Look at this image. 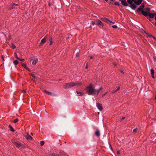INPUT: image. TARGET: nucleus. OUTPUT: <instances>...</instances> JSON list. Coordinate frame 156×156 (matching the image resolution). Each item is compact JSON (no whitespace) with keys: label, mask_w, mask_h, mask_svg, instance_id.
Here are the masks:
<instances>
[{"label":"nucleus","mask_w":156,"mask_h":156,"mask_svg":"<svg viewBox=\"0 0 156 156\" xmlns=\"http://www.w3.org/2000/svg\"><path fill=\"white\" fill-rule=\"evenodd\" d=\"M22 66L24 68L27 69V67H26V64L25 63H22Z\"/></svg>","instance_id":"obj_27"},{"label":"nucleus","mask_w":156,"mask_h":156,"mask_svg":"<svg viewBox=\"0 0 156 156\" xmlns=\"http://www.w3.org/2000/svg\"><path fill=\"white\" fill-rule=\"evenodd\" d=\"M76 56H78V55H77V54H76Z\"/></svg>","instance_id":"obj_59"},{"label":"nucleus","mask_w":156,"mask_h":156,"mask_svg":"<svg viewBox=\"0 0 156 156\" xmlns=\"http://www.w3.org/2000/svg\"><path fill=\"white\" fill-rule=\"evenodd\" d=\"M44 142L43 141H41L40 142V144L41 146H42L44 144Z\"/></svg>","instance_id":"obj_25"},{"label":"nucleus","mask_w":156,"mask_h":156,"mask_svg":"<svg viewBox=\"0 0 156 156\" xmlns=\"http://www.w3.org/2000/svg\"><path fill=\"white\" fill-rule=\"evenodd\" d=\"M76 92L77 94H78V95L83 96V94L81 92L76 91Z\"/></svg>","instance_id":"obj_20"},{"label":"nucleus","mask_w":156,"mask_h":156,"mask_svg":"<svg viewBox=\"0 0 156 156\" xmlns=\"http://www.w3.org/2000/svg\"><path fill=\"white\" fill-rule=\"evenodd\" d=\"M24 136L28 140H32L33 139L32 137L28 133Z\"/></svg>","instance_id":"obj_10"},{"label":"nucleus","mask_w":156,"mask_h":156,"mask_svg":"<svg viewBox=\"0 0 156 156\" xmlns=\"http://www.w3.org/2000/svg\"><path fill=\"white\" fill-rule=\"evenodd\" d=\"M48 35H46L45 36V37H44V38H43L41 41V43H40V45H42L43 44H44V43H45V42L46 41V39L48 38Z\"/></svg>","instance_id":"obj_5"},{"label":"nucleus","mask_w":156,"mask_h":156,"mask_svg":"<svg viewBox=\"0 0 156 156\" xmlns=\"http://www.w3.org/2000/svg\"><path fill=\"white\" fill-rule=\"evenodd\" d=\"M74 83L75 86H79L81 85V83H78L74 82Z\"/></svg>","instance_id":"obj_18"},{"label":"nucleus","mask_w":156,"mask_h":156,"mask_svg":"<svg viewBox=\"0 0 156 156\" xmlns=\"http://www.w3.org/2000/svg\"><path fill=\"white\" fill-rule=\"evenodd\" d=\"M23 93H26V90H23Z\"/></svg>","instance_id":"obj_45"},{"label":"nucleus","mask_w":156,"mask_h":156,"mask_svg":"<svg viewBox=\"0 0 156 156\" xmlns=\"http://www.w3.org/2000/svg\"><path fill=\"white\" fill-rule=\"evenodd\" d=\"M155 20H156V16H155Z\"/></svg>","instance_id":"obj_60"},{"label":"nucleus","mask_w":156,"mask_h":156,"mask_svg":"<svg viewBox=\"0 0 156 156\" xmlns=\"http://www.w3.org/2000/svg\"><path fill=\"white\" fill-rule=\"evenodd\" d=\"M144 6L145 5L143 4H141L140 6L137 9L136 12L139 14H140V12H141L142 15L146 17L148 16V14L147 12H145L143 10V8L144 7Z\"/></svg>","instance_id":"obj_2"},{"label":"nucleus","mask_w":156,"mask_h":156,"mask_svg":"<svg viewBox=\"0 0 156 156\" xmlns=\"http://www.w3.org/2000/svg\"><path fill=\"white\" fill-rule=\"evenodd\" d=\"M31 76H32L34 78L35 77V75L34 74H31Z\"/></svg>","instance_id":"obj_39"},{"label":"nucleus","mask_w":156,"mask_h":156,"mask_svg":"<svg viewBox=\"0 0 156 156\" xmlns=\"http://www.w3.org/2000/svg\"><path fill=\"white\" fill-rule=\"evenodd\" d=\"M18 59L20 61H22V62H24V59H20V58H19V59Z\"/></svg>","instance_id":"obj_35"},{"label":"nucleus","mask_w":156,"mask_h":156,"mask_svg":"<svg viewBox=\"0 0 156 156\" xmlns=\"http://www.w3.org/2000/svg\"><path fill=\"white\" fill-rule=\"evenodd\" d=\"M102 22L100 21L99 20H96L95 21V24L98 25H102Z\"/></svg>","instance_id":"obj_12"},{"label":"nucleus","mask_w":156,"mask_h":156,"mask_svg":"<svg viewBox=\"0 0 156 156\" xmlns=\"http://www.w3.org/2000/svg\"><path fill=\"white\" fill-rule=\"evenodd\" d=\"M2 59L3 60H4V58H3V57L2 56Z\"/></svg>","instance_id":"obj_50"},{"label":"nucleus","mask_w":156,"mask_h":156,"mask_svg":"<svg viewBox=\"0 0 156 156\" xmlns=\"http://www.w3.org/2000/svg\"><path fill=\"white\" fill-rule=\"evenodd\" d=\"M143 1V0H136L135 2V4L136 5H140Z\"/></svg>","instance_id":"obj_11"},{"label":"nucleus","mask_w":156,"mask_h":156,"mask_svg":"<svg viewBox=\"0 0 156 156\" xmlns=\"http://www.w3.org/2000/svg\"><path fill=\"white\" fill-rule=\"evenodd\" d=\"M102 89V87H101L98 90H95L93 87L92 84H90L86 88V90L87 93L88 95H92L94 96H97L99 94L100 90Z\"/></svg>","instance_id":"obj_1"},{"label":"nucleus","mask_w":156,"mask_h":156,"mask_svg":"<svg viewBox=\"0 0 156 156\" xmlns=\"http://www.w3.org/2000/svg\"><path fill=\"white\" fill-rule=\"evenodd\" d=\"M112 27L113 28H115V29H116L117 28V26L116 25H113L112 26Z\"/></svg>","instance_id":"obj_33"},{"label":"nucleus","mask_w":156,"mask_h":156,"mask_svg":"<svg viewBox=\"0 0 156 156\" xmlns=\"http://www.w3.org/2000/svg\"><path fill=\"white\" fill-rule=\"evenodd\" d=\"M19 121V119H18L17 118H16V119H15L14 121H13V122L14 123H16V122H17Z\"/></svg>","instance_id":"obj_26"},{"label":"nucleus","mask_w":156,"mask_h":156,"mask_svg":"<svg viewBox=\"0 0 156 156\" xmlns=\"http://www.w3.org/2000/svg\"><path fill=\"white\" fill-rule=\"evenodd\" d=\"M120 88V87L119 86L115 90L112 91V93H114L116 92L117 91L119 90Z\"/></svg>","instance_id":"obj_19"},{"label":"nucleus","mask_w":156,"mask_h":156,"mask_svg":"<svg viewBox=\"0 0 156 156\" xmlns=\"http://www.w3.org/2000/svg\"><path fill=\"white\" fill-rule=\"evenodd\" d=\"M14 7H15V6H13V5H12V6L9 8V9H13L14 8Z\"/></svg>","instance_id":"obj_32"},{"label":"nucleus","mask_w":156,"mask_h":156,"mask_svg":"<svg viewBox=\"0 0 156 156\" xmlns=\"http://www.w3.org/2000/svg\"><path fill=\"white\" fill-rule=\"evenodd\" d=\"M149 21H151V20L150 19H149Z\"/></svg>","instance_id":"obj_57"},{"label":"nucleus","mask_w":156,"mask_h":156,"mask_svg":"<svg viewBox=\"0 0 156 156\" xmlns=\"http://www.w3.org/2000/svg\"><path fill=\"white\" fill-rule=\"evenodd\" d=\"M104 1H106V2H107L108 1V0H104Z\"/></svg>","instance_id":"obj_55"},{"label":"nucleus","mask_w":156,"mask_h":156,"mask_svg":"<svg viewBox=\"0 0 156 156\" xmlns=\"http://www.w3.org/2000/svg\"><path fill=\"white\" fill-rule=\"evenodd\" d=\"M11 47L13 49H14L16 48V46L13 44L12 43V44Z\"/></svg>","instance_id":"obj_24"},{"label":"nucleus","mask_w":156,"mask_h":156,"mask_svg":"<svg viewBox=\"0 0 156 156\" xmlns=\"http://www.w3.org/2000/svg\"><path fill=\"white\" fill-rule=\"evenodd\" d=\"M31 60H33L32 63L34 65H35L38 61V59L37 58L34 59L33 58H31Z\"/></svg>","instance_id":"obj_8"},{"label":"nucleus","mask_w":156,"mask_h":156,"mask_svg":"<svg viewBox=\"0 0 156 156\" xmlns=\"http://www.w3.org/2000/svg\"><path fill=\"white\" fill-rule=\"evenodd\" d=\"M145 9V10H146L148 11H149L150 9V8H146Z\"/></svg>","instance_id":"obj_37"},{"label":"nucleus","mask_w":156,"mask_h":156,"mask_svg":"<svg viewBox=\"0 0 156 156\" xmlns=\"http://www.w3.org/2000/svg\"><path fill=\"white\" fill-rule=\"evenodd\" d=\"M115 5H118V6H119L120 5V4H119V3L118 2H115Z\"/></svg>","instance_id":"obj_30"},{"label":"nucleus","mask_w":156,"mask_h":156,"mask_svg":"<svg viewBox=\"0 0 156 156\" xmlns=\"http://www.w3.org/2000/svg\"><path fill=\"white\" fill-rule=\"evenodd\" d=\"M18 62H19L17 60H16L14 61L13 62L14 64L15 65H17L18 64Z\"/></svg>","instance_id":"obj_21"},{"label":"nucleus","mask_w":156,"mask_h":156,"mask_svg":"<svg viewBox=\"0 0 156 156\" xmlns=\"http://www.w3.org/2000/svg\"><path fill=\"white\" fill-rule=\"evenodd\" d=\"M15 145L18 147H20L21 146L23 145V144H21V143H20V142H17L16 143Z\"/></svg>","instance_id":"obj_14"},{"label":"nucleus","mask_w":156,"mask_h":156,"mask_svg":"<svg viewBox=\"0 0 156 156\" xmlns=\"http://www.w3.org/2000/svg\"><path fill=\"white\" fill-rule=\"evenodd\" d=\"M155 24L156 25V22L155 23Z\"/></svg>","instance_id":"obj_62"},{"label":"nucleus","mask_w":156,"mask_h":156,"mask_svg":"<svg viewBox=\"0 0 156 156\" xmlns=\"http://www.w3.org/2000/svg\"><path fill=\"white\" fill-rule=\"evenodd\" d=\"M151 36L152 37H153L154 38V39L155 38H154V37H153V36L152 35H151Z\"/></svg>","instance_id":"obj_56"},{"label":"nucleus","mask_w":156,"mask_h":156,"mask_svg":"<svg viewBox=\"0 0 156 156\" xmlns=\"http://www.w3.org/2000/svg\"><path fill=\"white\" fill-rule=\"evenodd\" d=\"M135 1H136V0H132V2H133L135 3Z\"/></svg>","instance_id":"obj_47"},{"label":"nucleus","mask_w":156,"mask_h":156,"mask_svg":"<svg viewBox=\"0 0 156 156\" xmlns=\"http://www.w3.org/2000/svg\"><path fill=\"white\" fill-rule=\"evenodd\" d=\"M125 119V117H122V118L121 120L124 119Z\"/></svg>","instance_id":"obj_48"},{"label":"nucleus","mask_w":156,"mask_h":156,"mask_svg":"<svg viewBox=\"0 0 156 156\" xmlns=\"http://www.w3.org/2000/svg\"><path fill=\"white\" fill-rule=\"evenodd\" d=\"M154 16H156V13H154Z\"/></svg>","instance_id":"obj_58"},{"label":"nucleus","mask_w":156,"mask_h":156,"mask_svg":"<svg viewBox=\"0 0 156 156\" xmlns=\"http://www.w3.org/2000/svg\"><path fill=\"white\" fill-rule=\"evenodd\" d=\"M155 99H156V96H155Z\"/></svg>","instance_id":"obj_61"},{"label":"nucleus","mask_w":156,"mask_h":156,"mask_svg":"<svg viewBox=\"0 0 156 156\" xmlns=\"http://www.w3.org/2000/svg\"><path fill=\"white\" fill-rule=\"evenodd\" d=\"M152 134L153 135V136L154 137H155V136H156V134L155 133H153Z\"/></svg>","instance_id":"obj_44"},{"label":"nucleus","mask_w":156,"mask_h":156,"mask_svg":"<svg viewBox=\"0 0 156 156\" xmlns=\"http://www.w3.org/2000/svg\"><path fill=\"white\" fill-rule=\"evenodd\" d=\"M151 74H153L154 73V70L153 69H151Z\"/></svg>","instance_id":"obj_28"},{"label":"nucleus","mask_w":156,"mask_h":156,"mask_svg":"<svg viewBox=\"0 0 156 156\" xmlns=\"http://www.w3.org/2000/svg\"><path fill=\"white\" fill-rule=\"evenodd\" d=\"M74 86V82H70L64 85L63 86V87L65 89H69Z\"/></svg>","instance_id":"obj_3"},{"label":"nucleus","mask_w":156,"mask_h":156,"mask_svg":"<svg viewBox=\"0 0 156 156\" xmlns=\"http://www.w3.org/2000/svg\"><path fill=\"white\" fill-rule=\"evenodd\" d=\"M101 19L102 21L109 23L110 25H111L112 23H114V22H112V21L109 20L108 19H107L106 18H102Z\"/></svg>","instance_id":"obj_4"},{"label":"nucleus","mask_w":156,"mask_h":156,"mask_svg":"<svg viewBox=\"0 0 156 156\" xmlns=\"http://www.w3.org/2000/svg\"><path fill=\"white\" fill-rule=\"evenodd\" d=\"M11 39V37L10 36V37H9V39L10 40Z\"/></svg>","instance_id":"obj_53"},{"label":"nucleus","mask_w":156,"mask_h":156,"mask_svg":"<svg viewBox=\"0 0 156 156\" xmlns=\"http://www.w3.org/2000/svg\"><path fill=\"white\" fill-rule=\"evenodd\" d=\"M91 23L92 25H94L95 24V21H92L91 22Z\"/></svg>","instance_id":"obj_34"},{"label":"nucleus","mask_w":156,"mask_h":156,"mask_svg":"<svg viewBox=\"0 0 156 156\" xmlns=\"http://www.w3.org/2000/svg\"><path fill=\"white\" fill-rule=\"evenodd\" d=\"M13 6H17L18 4H15V3H14L13 4Z\"/></svg>","instance_id":"obj_40"},{"label":"nucleus","mask_w":156,"mask_h":156,"mask_svg":"<svg viewBox=\"0 0 156 156\" xmlns=\"http://www.w3.org/2000/svg\"><path fill=\"white\" fill-rule=\"evenodd\" d=\"M49 95L51 96H55L56 95L55 94L51 92V94H50Z\"/></svg>","instance_id":"obj_31"},{"label":"nucleus","mask_w":156,"mask_h":156,"mask_svg":"<svg viewBox=\"0 0 156 156\" xmlns=\"http://www.w3.org/2000/svg\"><path fill=\"white\" fill-rule=\"evenodd\" d=\"M95 134L97 136H99L100 135L99 131L98 130H97V131L95 132Z\"/></svg>","instance_id":"obj_16"},{"label":"nucleus","mask_w":156,"mask_h":156,"mask_svg":"<svg viewBox=\"0 0 156 156\" xmlns=\"http://www.w3.org/2000/svg\"><path fill=\"white\" fill-rule=\"evenodd\" d=\"M12 142L14 144H16L17 142H16L14 140H12Z\"/></svg>","instance_id":"obj_29"},{"label":"nucleus","mask_w":156,"mask_h":156,"mask_svg":"<svg viewBox=\"0 0 156 156\" xmlns=\"http://www.w3.org/2000/svg\"><path fill=\"white\" fill-rule=\"evenodd\" d=\"M106 93L105 94H104L103 95V96H104L106 94Z\"/></svg>","instance_id":"obj_52"},{"label":"nucleus","mask_w":156,"mask_h":156,"mask_svg":"<svg viewBox=\"0 0 156 156\" xmlns=\"http://www.w3.org/2000/svg\"><path fill=\"white\" fill-rule=\"evenodd\" d=\"M44 91L48 95H50V94H51V92H49L48 91H47L46 90H44Z\"/></svg>","instance_id":"obj_23"},{"label":"nucleus","mask_w":156,"mask_h":156,"mask_svg":"<svg viewBox=\"0 0 156 156\" xmlns=\"http://www.w3.org/2000/svg\"><path fill=\"white\" fill-rule=\"evenodd\" d=\"M151 77H152L154 79V74H151Z\"/></svg>","instance_id":"obj_42"},{"label":"nucleus","mask_w":156,"mask_h":156,"mask_svg":"<svg viewBox=\"0 0 156 156\" xmlns=\"http://www.w3.org/2000/svg\"><path fill=\"white\" fill-rule=\"evenodd\" d=\"M132 0H127V2L129 4H131L133 3V2H132Z\"/></svg>","instance_id":"obj_22"},{"label":"nucleus","mask_w":156,"mask_h":156,"mask_svg":"<svg viewBox=\"0 0 156 156\" xmlns=\"http://www.w3.org/2000/svg\"><path fill=\"white\" fill-rule=\"evenodd\" d=\"M93 57L92 56H91L90 57V59H92L93 58Z\"/></svg>","instance_id":"obj_46"},{"label":"nucleus","mask_w":156,"mask_h":156,"mask_svg":"<svg viewBox=\"0 0 156 156\" xmlns=\"http://www.w3.org/2000/svg\"><path fill=\"white\" fill-rule=\"evenodd\" d=\"M117 153L118 154H120V152L119 151H118Z\"/></svg>","instance_id":"obj_43"},{"label":"nucleus","mask_w":156,"mask_h":156,"mask_svg":"<svg viewBox=\"0 0 156 156\" xmlns=\"http://www.w3.org/2000/svg\"><path fill=\"white\" fill-rule=\"evenodd\" d=\"M87 64H88V63H87V64H86V67H85V68L86 69H87L88 68V66H87Z\"/></svg>","instance_id":"obj_41"},{"label":"nucleus","mask_w":156,"mask_h":156,"mask_svg":"<svg viewBox=\"0 0 156 156\" xmlns=\"http://www.w3.org/2000/svg\"><path fill=\"white\" fill-rule=\"evenodd\" d=\"M120 1H121V0H119Z\"/></svg>","instance_id":"obj_63"},{"label":"nucleus","mask_w":156,"mask_h":156,"mask_svg":"<svg viewBox=\"0 0 156 156\" xmlns=\"http://www.w3.org/2000/svg\"><path fill=\"white\" fill-rule=\"evenodd\" d=\"M49 43H50L49 45H51L53 41H52V38L51 37H49Z\"/></svg>","instance_id":"obj_15"},{"label":"nucleus","mask_w":156,"mask_h":156,"mask_svg":"<svg viewBox=\"0 0 156 156\" xmlns=\"http://www.w3.org/2000/svg\"><path fill=\"white\" fill-rule=\"evenodd\" d=\"M96 106L99 109L100 111L102 110L103 108L101 104L99 103H96Z\"/></svg>","instance_id":"obj_7"},{"label":"nucleus","mask_w":156,"mask_h":156,"mask_svg":"<svg viewBox=\"0 0 156 156\" xmlns=\"http://www.w3.org/2000/svg\"><path fill=\"white\" fill-rule=\"evenodd\" d=\"M130 5L129 6V7L131 8L133 10H135L136 8V5L133 3L129 4Z\"/></svg>","instance_id":"obj_9"},{"label":"nucleus","mask_w":156,"mask_h":156,"mask_svg":"<svg viewBox=\"0 0 156 156\" xmlns=\"http://www.w3.org/2000/svg\"><path fill=\"white\" fill-rule=\"evenodd\" d=\"M9 127L10 128V129L11 131L13 132H14L15 131V130H14L13 127L10 125H9Z\"/></svg>","instance_id":"obj_17"},{"label":"nucleus","mask_w":156,"mask_h":156,"mask_svg":"<svg viewBox=\"0 0 156 156\" xmlns=\"http://www.w3.org/2000/svg\"><path fill=\"white\" fill-rule=\"evenodd\" d=\"M137 128H135L133 130V132L135 133L136 131Z\"/></svg>","instance_id":"obj_38"},{"label":"nucleus","mask_w":156,"mask_h":156,"mask_svg":"<svg viewBox=\"0 0 156 156\" xmlns=\"http://www.w3.org/2000/svg\"><path fill=\"white\" fill-rule=\"evenodd\" d=\"M113 64L115 66H116V64L115 63H114Z\"/></svg>","instance_id":"obj_51"},{"label":"nucleus","mask_w":156,"mask_h":156,"mask_svg":"<svg viewBox=\"0 0 156 156\" xmlns=\"http://www.w3.org/2000/svg\"><path fill=\"white\" fill-rule=\"evenodd\" d=\"M148 13V16H149V18H153L154 17V15L152 13H150L149 12H147Z\"/></svg>","instance_id":"obj_13"},{"label":"nucleus","mask_w":156,"mask_h":156,"mask_svg":"<svg viewBox=\"0 0 156 156\" xmlns=\"http://www.w3.org/2000/svg\"><path fill=\"white\" fill-rule=\"evenodd\" d=\"M52 156H55V154L54 153L53 154H52Z\"/></svg>","instance_id":"obj_49"},{"label":"nucleus","mask_w":156,"mask_h":156,"mask_svg":"<svg viewBox=\"0 0 156 156\" xmlns=\"http://www.w3.org/2000/svg\"><path fill=\"white\" fill-rule=\"evenodd\" d=\"M15 56L16 57V58L17 59H19V58H18V57H17V54L16 53H15Z\"/></svg>","instance_id":"obj_36"},{"label":"nucleus","mask_w":156,"mask_h":156,"mask_svg":"<svg viewBox=\"0 0 156 156\" xmlns=\"http://www.w3.org/2000/svg\"><path fill=\"white\" fill-rule=\"evenodd\" d=\"M120 1H121L122 4L124 6H129L128 5L126 2V0H121Z\"/></svg>","instance_id":"obj_6"},{"label":"nucleus","mask_w":156,"mask_h":156,"mask_svg":"<svg viewBox=\"0 0 156 156\" xmlns=\"http://www.w3.org/2000/svg\"><path fill=\"white\" fill-rule=\"evenodd\" d=\"M120 72H121L122 73H123V71H122V70H120Z\"/></svg>","instance_id":"obj_54"}]
</instances>
